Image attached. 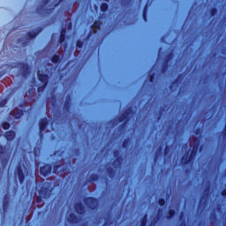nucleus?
Returning <instances> with one entry per match:
<instances>
[{
	"label": "nucleus",
	"mask_w": 226,
	"mask_h": 226,
	"mask_svg": "<svg viewBox=\"0 0 226 226\" xmlns=\"http://www.w3.org/2000/svg\"><path fill=\"white\" fill-rule=\"evenodd\" d=\"M50 1L51 0H42V4L36 8V13L38 15H50L52 11H54V9L56 8V6H59V4H61V3H63L64 0H54L53 8H45V6H47Z\"/></svg>",
	"instance_id": "f257e3e1"
},
{
	"label": "nucleus",
	"mask_w": 226,
	"mask_h": 226,
	"mask_svg": "<svg viewBox=\"0 0 226 226\" xmlns=\"http://www.w3.org/2000/svg\"><path fill=\"white\" fill-rule=\"evenodd\" d=\"M197 153H199V151L193 148H192L191 153L186 152L180 160L181 165H193L195 158H197Z\"/></svg>",
	"instance_id": "f03ea898"
},
{
	"label": "nucleus",
	"mask_w": 226,
	"mask_h": 226,
	"mask_svg": "<svg viewBox=\"0 0 226 226\" xmlns=\"http://www.w3.org/2000/svg\"><path fill=\"white\" fill-rule=\"evenodd\" d=\"M38 193L39 195L36 198V202L37 204H41V202H43V199H50V195H52V189L47 185H42Z\"/></svg>",
	"instance_id": "7ed1b4c3"
},
{
	"label": "nucleus",
	"mask_w": 226,
	"mask_h": 226,
	"mask_svg": "<svg viewBox=\"0 0 226 226\" xmlns=\"http://www.w3.org/2000/svg\"><path fill=\"white\" fill-rule=\"evenodd\" d=\"M83 202L90 211H96L98 209V206L100 205V200L93 196L85 197L83 199Z\"/></svg>",
	"instance_id": "20e7f679"
},
{
	"label": "nucleus",
	"mask_w": 226,
	"mask_h": 226,
	"mask_svg": "<svg viewBox=\"0 0 226 226\" xmlns=\"http://www.w3.org/2000/svg\"><path fill=\"white\" fill-rule=\"evenodd\" d=\"M37 79L42 84L37 87V93H43L47 86H49V74H44L43 72H40V71H38Z\"/></svg>",
	"instance_id": "39448f33"
},
{
	"label": "nucleus",
	"mask_w": 226,
	"mask_h": 226,
	"mask_svg": "<svg viewBox=\"0 0 226 226\" xmlns=\"http://www.w3.org/2000/svg\"><path fill=\"white\" fill-rule=\"evenodd\" d=\"M68 162H65L64 164H55L53 166V174H56V176H64L69 170L68 169Z\"/></svg>",
	"instance_id": "423d86ee"
},
{
	"label": "nucleus",
	"mask_w": 226,
	"mask_h": 226,
	"mask_svg": "<svg viewBox=\"0 0 226 226\" xmlns=\"http://www.w3.org/2000/svg\"><path fill=\"white\" fill-rule=\"evenodd\" d=\"M14 176L15 177H18L21 185H24V182L26 181V175L24 174V170L22 169V163L19 162L17 164Z\"/></svg>",
	"instance_id": "0eeeda50"
},
{
	"label": "nucleus",
	"mask_w": 226,
	"mask_h": 226,
	"mask_svg": "<svg viewBox=\"0 0 226 226\" xmlns=\"http://www.w3.org/2000/svg\"><path fill=\"white\" fill-rule=\"evenodd\" d=\"M0 161L3 169H6L8 162H10V158L6 156V146L0 145Z\"/></svg>",
	"instance_id": "6e6552de"
},
{
	"label": "nucleus",
	"mask_w": 226,
	"mask_h": 226,
	"mask_svg": "<svg viewBox=\"0 0 226 226\" xmlns=\"http://www.w3.org/2000/svg\"><path fill=\"white\" fill-rule=\"evenodd\" d=\"M49 126V120L47 117L41 118L39 120V135L40 139H43L45 136V130Z\"/></svg>",
	"instance_id": "1a4fd4ad"
},
{
	"label": "nucleus",
	"mask_w": 226,
	"mask_h": 226,
	"mask_svg": "<svg viewBox=\"0 0 226 226\" xmlns=\"http://www.w3.org/2000/svg\"><path fill=\"white\" fill-rule=\"evenodd\" d=\"M113 156L115 158L113 162V167L114 169H119L123 163V156H121L119 150H114Z\"/></svg>",
	"instance_id": "9d476101"
},
{
	"label": "nucleus",
	"mask_w": 226,
	"mask_h": 226,
	"mask_svg": "<svg viewBox=\"0 0 226 226\" xmlns=\"http://www.w3.org/2000/svg\"><path fill=\"white\" fill-rule=\"evenodd\" d=\"M19 65L20 66L22 77L24 79H27V77H29V73H31V69L29 67V64L24 62H20Z\"/></svg>",
	"instance_id": "9b49d317"
},
{
	"label": "nucleus",
	"mask_w": 226,
	"mask_h": 226,
	"mask_svg": "<svg viewBox=\"0 0 226 226\" xmlns=\"http://www.w3.org/2000/svg\"><path fill=\"white\" fill-rule=\"evenodd\" d=\"M40 174L42 177H48L52 174V165L46 163L42 167L40 168Z\"/></svg>",
	"instance_id": "f8f14e48"
},
{
	"label": "nucleus",
	"mask_w": 226,
	"mask_h": 226,
	"mask_svg": "<svg viewBox=\"0 0 226 226\" xmlns=\"http://www.w3.org/2000/svg\"><path fill=\"white\" fill-rule=\"evenodd\" d=\"M74 211L79 215V216H84L86 215V207L82 202H76L74 204Z\"/></svg>",
	"instance_id": "ddd939ff"
},
{
	"label": "nucleus",
	"mask_w": 226,
	"mask_h": 226,
	"mask_svg": "<svg viewBox=\"0 0 226 226\" xmlns=\"http://www.w3.org/2000/svg\"><path fill=\"white\" fill-rule=\"evenodd\" d=\"M173 56H174V54H172V53H169L166 56V57L162 63V67L161 70L162 73H167V70H169V63H170V59H172Z\"/></svg>",
	"instance_id": "4468645a"
},
{
	"label": "nucleus",
	"mask_w": 226,
	"mask_h": 226,
	"mask_svg": "<svg viewBox=\"0 0 226 226\" xmlns=\"http://www.w3.org/2000/svg\"><path fill=\"white\" fill-rule=\"evenodd\" d=\"M70 109H72V94H68L65 97L63 110L64 112L68 113L70 112Z\"/></svg>",
	"instance_id": "2eb2a0df"
},
{
	"label": "nucleus",
	"mask_w": 226,
	"mask_h": 226,
	"mask_svg": "<svg viewBox=\"0 0 226 226\" xmlns=\"http://www.w3.org/2000/svg\"><path fill=\"white\" fill-rule=\"evenodd\" d=\"M67 222L71 225H77V223L80 222V218H79L75 213H70L67 216Z\"/></svg>",
	"instance_id": "dca6fc26"
},
{
	"label": "nucleus",
	"mask_w": 226,
	"mask_h": 226,
	"mask_svg": "<svg viewBox=\"0 0 226 226\" xmlns=\"http://www.w3.org/2000/svg\"><path fill=\"white\" fill-rule=\"evenodd\" d=\"M43 31V26H39L37 27V31H32V32H28L26 33V36L27 38H29V40H34V38H36L40 33H41Z\"/></svg>",
	"instance_id": "f3484780"
},
{
	"label": "nucleus",
	"mask_w": 226,
	"mask_h": 226,
	"mask_svg": "<svg viewBox=\"0 0 226 226\" xmlns=\"http://www.w3.org/2000/svg\"><path fill=\"white\" fill-rule=\"evenodd\" d=\"M8 207H10V195L8 193L4 194V200H3V210L4 213L8 211Z\"/></svg>",
	"instance_id": "a211bd4d"
},
{
	"label": "nucleus",
	"mask_w": 226,
	"mask_h": 226,
	"mask_svg": "<svg viewBox=\"0 0 226 226\" xmlns=\"http://www.w3.org/2000/svg\"><path fill=\"white\" fill-rule=\"evenodd\" d=\"M133 112V109L132 108H128L122 115L121 117L124 118V123H129L130 121V115Z\"/></svg>",
	"instance_id": "6ab92c4d"
},
{
	"label": "nucleus",
	"mask_w": 226,
	"mask_h": 226,
	"mask_svg": "<svg viewBox=\"0 0 226 226\" xmlns=\"http://www.w3.org/2000/svg\"><path fill=\"white\" fill-rule=\"evenodd\" d=\"M150 4H151L149 3V0H147L143 8L142 17H143L144 22H147V9L149 8Z\"/></svg>",
	"instance_id": "aec40b11"
},
{
	"label": "nucleus",
	"mask_w": 226,
	"mask_h": 226,
	"mask_svg": "<svg viewBox=\"0 0 226 226\" xmlns=\"http://www.w3.org/2000/svg\"><path fill=\"white\" fill-rule=\"evenodd\" d=\"M207 202V200L206 199V196H202L199 201L198 209H200V211H204Z\"/></svg>",
	"instance_id": "412c9836"
},
{
	"label": "nucleus",
	"mask_w": 226,
	"mask_h": 226,
	"mask_svg": "<svg viewBox=\"0 0 226 226\" xmlns=\"http://www.w3.org/2000/svg\"><path fill=\"white\" fill-rule=\"evenodd\" d=\"M96 181H100V175L96 173H93L90 175L89 178L87 180V183H96Z\"/></svg>",
	"instance_id": "4be33fe9"
},
{
	"label": "nucleus",
	"mask_w": 226,
	"mask_h": 226,
	"mask_svg": "<svg viewBox=\"0 0 226 226\" xmlns=\"http://www.w3.org/2000/svg\"><path fill=\"white\" fill-rule=\"evenodd\" d=\"M162 209L159 208L157 212V216H155L150 222L149 226H154L158 222V220H160V216H162Z\"/></svg>",
	"instance_id": "5701e85b"
},
{
	"label": "nucleus",
	"mask_w": 226,
	"mask_h": 226,
	"mask_svg": "<svg viewBox=\"0 0 226 226\" xmlns=\"http://www.w3.org/2000/svg\"><path fill=\"white\" fill-rule=\"evenodd\" d=\"M98 28H95L94 26H93V25L90 26V31L88 32L87 37L85 38L86 41H87V40H89V38H91L93 36V34H96V33H98Z\"/></svg>",
	"instance_id": "b1692460"
},
{
	"label": "nucleus",
	"mask_w": 226,
	"mask_h": 226,
	"mask_svg": "<svg viewBox=\"0 0 226 226\" xmlns=\"http://www.w3.org/2000/svg\"><path fill=\"white\" fill-rule=\"evenodd\" d=\"M4 137H5L6 140H8L9 142H11V140H13L15 139L14 131L6 132L4 134Z\"/></svg>",
	"instance_id": "393cba45"
},
{
	"label": "nucleus",
	"mask_w": 226,
	"mask_h": 226,
	"mask_svg": "<svg viewBox=\"0 0 226 226\" xmlns=\"http://www.w3.org/2000/svg\"><path fill=\"white\" fill-rule=\"evenodd\" d=\"M51 63L53 64H59L61 63V55L55 54L50 58Z\"/></svg>",
	"instance_id": "a878e982"
},
{
	"label": "nucleus",
	"mask_w": 226,
	"mask_h": 226,
	"mask_svg": "<svg viewBox=\"0 0 226 226\" xmlns=\"http://www.w3.org/2000/svg\"><path fill=\"white\" fill-rule=\"evenodd\" d=\"M106 172L108 173V176L110 177V179H114V177H116V170H114V168L108 167L106 169Z\"/></svg>",
	"instance_id": "bb28decb"
},
{
	"label": "nucleus",
	"mask_w": 226,
	"mask_h": 226,
	"mask_svg": "<svg viewBox=\"0 0 226 226\" xmlns=\"http://www.w3.org/2000/svg\"><path fill=\"white\" fill-rule=\"evenodd\" d=\"M12 116L14 119H20L21 117L24 116V110L17 109L16 111H13Z\"/></svg>",
	"instance_id": "cd10ccee"
},
{
	"label": "nucleus",
	"mask_w": 226,
	"mask_h": 226,
	"mask_svg": "<svg viewBox=\"0 0 226 226\" xmlns=\"http://www.w3.org/2000/svg\"><path fill=\"white\" fill-rule=\"evenodd\" d=\"M183 79V74H179L174 81H172L171 85L170 86V89L172 90V87L176 86V84H179V80Z\"/></svg>",
	"instance_id": "c85d7f7f"
},
{
	"label": "nucleus",
	"mask_w": 226,
	"mask_h": 226,
	"mask_svg": "<svg viewBox=\"0 0 226 226\" xmlns=\"http://www.w3.org/2000/svg\"><path fill=\"white\" fill-rule=\"evenodd\" d=\"M176 216V210L174 209H170L168 211V215H166L167 220H172Z\"/></svg>",
	"instance_id": "c756f323"
},
{
	"label": "nucleus",
	"mask_w": 226,
	"mask_h": 226,
	"mask_svg": "<svg viewBox=\"0 0 226 226\" xmlns=\"http://www.w3.org/2000/svg\"><path fill=\"white\" fill-rule=\"evenodd\" d=\"M100 10L102 11V13H105V11H109V4L107 3H102L100 5Z\"/></svg>",
	"instance_id": "7c9ffc66"
},
{
	"label": "nucleus",
	"mask_w": 226,
	"mask_h": 226,
	"mask_svg": "<svg viewBox=\"0 0 226 226\" xmlns=\"http://www.w3.org/2000/svg\"><path fill=\"white\" fill-rule=\"evenodd\" d=\"M102 22L101 20L96 19L94 21L92 26L94 27L95 29L100 30L102 27Z\"/></svg>",
	"instance_id": "2f4dec72"
},
{
	"label": "nucleus",
	"mask_w": 226,
	"mask_h": 226,
	"mask_svg": "<svg viewBox=\"0 0 226 226\" xmlns=\"http://www.w3.org/2000/svg\"><path fill=\"white\" fill-rule=\"evenodd\" d=\"M185 217V212H181L179 215V220L181 221L179 226H186V220L183 219Z\"/></svg>",
	"instance_id": "473e14b6"
},
{
	"label": "nucleus",
	"mask_w": 226,
	"mask_h": 226,
	"mask_svg": "<svg viewBox=\"0 0 226 226\" xmlns=\"http://www.w3.org/2000/svg\"><path fill=\"white\" fill-rule=\"evenodd\" d=\"M127 125H128V123L123 122V123L118 126V132H120V133H123V132H125Z\"/></svg>",
	"instance_id": "72a5a7b5"
},
{
	"label": "nucleus",
	"mask_w": 226,
	"mask_h": 226,
	"mask_svg": "<svg viewBox=\"0 0 226 226\" xmlns=\"http://www.w3.org/2000/svg\"><path fill=\"white\" fill-rule=\"evenodd\" d=\"M130 138H126L124 141H123V143H122V147L124 148V149H128V147H130Z\"/></svg>",
	"instance_id": "f704fd0d"
},
{
	"label": "nucleus",
	"mask_w": 226,
	"mask_h": 226,
	"mask_svg": "<svg viewBox=\"0 0 226 226\" xmlns=\"http://www.w3.org/2000/svg\"><path fill=\"white\" fill-rule=\"evenodd\" d=\"M195 140H197V143H195V144L193 145L192 149H194V150L199 151L200 153H201V152H202V147H200L199 148V146H200L199 139H194V142H195Z\"/></svg>",
	"instance_id": "c9c22d12"
},
{
	"label": "nucleus",
	"mask_w": 226,
	"mask_h": 226,
	"mask_svg": "<svg viewBox=\"0 0 226 226\" xmlns=\"http://www.w3.org/2000/svg\"><path fill=\"white\" fill-rule=\"evenodd\" d=\"M147 79H148L150 84H154V80L156 79V73L153 72L152 74H149L147 76Z\"/></svg>",
	"instance_id": "e433bc0d"
},
{
	"label": "nucleus",
	"mask_w": 226,
	"mask_h": 226,
	"mask_svg": "<svg viewBox=\"0 0 226 226\" xmlns=\"http://www.w3.org/2000/svg\"><path fill=\"white\" fill-rule=\"evenodd\" d=\"M171 149H172V146L167 145L164 148V156H169V154H170Z\"/></svg>",
	"instance_id": "4c0bfd02"
},
{
	"label": "nucleus",
	"mask_w": 226,
	"mask_h": 226,
	"mask_svg": "<svg viewBox=\"0 0 226 226\" xmlns=\"http://www.w3.org/2000/svg\"><path fill=\"white\" fill-rule=\"evenodd\" d=\"M146 225H147V214L144 215L140 222V226H146Z\"/></svg>",
	"instance_id": "58836bf2"
},
{
	"label": "nucleus",
	"mask_w": 226,
	"mask_h": 226,
	"mask_svg": "<svg viewBox=\"0 0 226 226\" xmlns=\"http://www.w3.org/2000/svg\"><path fill=\"white\" fill-rule=\"evenodd\" d=\"M65 41H66V35L60 34L58 39L59 45H63V43H64Z\"/></svg>",
	"instance_id": "ea45409f"
},
{
	"label": "nucleus",
	"mask_w": 226,
	"mask_h": 226,
	"mask_svg": "<svg viewBox=\"0 0 226 226\" xmlns=\"http://www.w3.org/2000/svg\"><path fill=\"white\" fill-rule=\"evenodd\" d=\"M82 47H84V41L82 40H78L76 41V48L77 49H82Z\"/></svg>",
	"instance_id": "a19ab883"
},
{
	"label": "nucleus",
	"mask_w": 226,
	"mask_h": 226,
	"mask_svg": "<svg viewBox=\"0 0 226 226\" xmlns=\"http://www.w3.org/2000/svg\"><path fill=\"white\" fill-rule=\"evenodd\" d=\"M10 126H11V124L8 122H3L2 123V128L4 130H10Z\"/></svg>",
	"instance_id": "79ce46f5"
},
{
	"label": "nucleus",
	"mask_w": 226,
	"mask_h": 226,
	"mask_svg": "<svg viewBox=\"0 0 226 226\" xmlns=\"http://www.w3.org/2000/svg\"><path fill=\"white\" fill-rule=\"evenodd\" d=\"M216 13H218V9H216V7H213L210 10V16L211 17H215V15H216Z\"/></svg>",
	"instance_id": "37998d69"
},
{
	"label": "nucleus",
	"mask_w": 226,
	"mask_h": 226,
	"mask_svg": "<svg viewBox=\"0 0 226 226\" xmlns=\"http://www.w3.org/2000/svg\"><path fill=\"white\" fill-rule=\"evenodd\" d=\"M166 202H167V200H165V199H163V198H161V199L158 200V204L161 207L165 206Z\"/></svg>",
	"instance_id": "c03bdc74"
},
{
	"label": "nucleus",
	"mask_w": 226,
	"mask_h": 226,
	"mask_svg": "<svg viewBox=\"0 0 226 226\" xmlns=\"http://www.w3.org/2000/svg\"><path fill=\"white\" fill-rule=\"evenodd\" d=\"M8 103V99H3L0 101V107H4Z\"/></svg>",
	"instance_id": "a18cd8bd"
},
{
	"label": "nucleus",
	"mask_w": 226,
	"mask_h": 226,
	"mask_svg": "<svg viewBox=\"0 0 226 226\" xmlns=\"http://www.w3.org/2000/svg\"><path fill=\"white\" fill-rule=\"evenodd\" d=\"M117 122H118V123H124V118L120 115V116L117 117Z\"/></svg>",
	"instance_id": "49530a36"
},
{
	"label": "nucleus",
	"mask_w": 226,
	"mask_h": 226,
	"mask_svg": "<svg viewBox=\"0 0 226 226\" xmlns=\"http://www.w3.org/2000/svg\"><path fill=\"white\" fill-rule=\"evenodd\" d=\"M72 27H73V25L72 24V22H69L67 25L68 31H72Z\"/></svg>",
	"instance_id": "de8ad7c7"
},
{
	"label": "nucleus",
	"mask_w": 226,
	"mask_h": 226,
	"mask_svg": "<svg viewBox=\"0 0 226 226\" xmlns=\"http://www.w3.org/2000/svg\"><path fill=\"white\" fill-rule=\"evenodd\" d=\"M201 132H202V130L200 128H197L195 130V135H200Z\"/></svg>",
	"instance_id": "09e8293b"
},
{
	"label": "nucleus",
	"mask_w": 226,
	"mask_h": 226,
	"mask_svg": "<svg viewBox=\"0 0 226 226\" xmlns=\"http://www.w3.org/2000/svg\"><path fill=\"white\" fill-rule=\"evenodd\" d=\"M60 34H63V35L66 36V29L62 28L61 31H60Z\"/></svg>",
	"instance_id": "8fccbe9b"
},
{
	"label": "nucleus",
	"mask_w": 226,
	"mask_h": 226,
	"mask_svg": "<svg viewBox=\"0 0 226 226\" xmlns=\"http://www.w3.org/2000/svg\"><path fill=\"white\" fill-rule=\"evenodd\" d=\"M221 195H222V197L226 198V188L223 189V190L221 192Z\"/></svg>",
	"instance_id": "3c124183"
},
{
	"label": "nucleus",
	"mask_w": 226,
	"mask_h": 226,
	"mask_svg": "<svg viewBox=\"0 0 226 226\" xmlns=\"http://www.w3.org/2000/svg\"><path fill=\"white\" fill-rule=\"evenodd\" d=\"M111 223H112V222H110L109 220H105L103 226H105V225L109 226V225H111Z\"/></svg>",
	"instance_id": "603ef678"
},
{
	"label": "nucleus",
	"mask_w": 226,
	"mask_h": 226,
	"mask_svg": "<svg viewBox=\"0 0 226 226\" xmlns=\"http://www.w3.org/2000/svg\"><path fill=\"white\" fill-rule=\"evenodd\" d=\"M162 48H159V50H158V57H160V54H162Z\"/></svg>",
	"instance_id": "864d4df0"
},
{
	"label": "nucleus",
	"mask_w": 226,
	"mask_h": 226,
	"mask_svg": "<svg viewBox=\"0 0 226 226\" xmlns=\"http://www.w3.org/2000/svg\"><path fill=\"white\" fill-rule=\"evenodd\" d=\"M51 100H52L53 102H56V95H52V96H51Z\"/></svg>",
	"instance_id": "5fc2aeb1"
},
{
	"label": "nucleus",
	"mask_w": 226,
	"mask_h": 226,
	"mask_svg": "<svg viewBox=\"0 0 226 226\" xmlns=\"http://www.w3.org/2000/svg\"><path fill=\"white\" fill-rule=\"evenodd\" d=\"M154 68V65H153V67L149 70V73H151V72H153Z\"/></svg>",
	"instance_id": "6e6d98bb"
},
{
	"label": "nucleus",
	"mask_w": 226,
	"mask_h": 226,
	"mask_svg": "<svg viewBox=\"0 0 226 226\" xmlns=\"http://www.w3.org/2000/svg\"><path fill=\"white\" fill-rule=\"evenodd\" d=\"M204 192H205V193H206V192H209V188L208 187L206 188Z\"/></svg>",
	"instance_id": "4d7b16f0"
},
{
	"label": "nucleus",
	"mask_w": 226,
	"mask_h": 226,
	"mask_svg": "<svg viewBox=\"0 0 226 226\" xmlns=\"http://www.w3.org/2000/svg\"><path fill=\"white\" fill-rule=\"evenodd\" d=\"M163 40H165V37L161 38V41H164Z\"/></svg>",
	"instance_id": "13d9d810"
},
{
	"label": "nucleus",
	"mask_w": 226,
	"mask_h": 226,
	"mask_svg": "<svg viewBox=\"0 0 226 226\" xmlns=\"http://www.w3.org/2000/svg\"><path fill=\"white\" fill-rule=\"evenodd\" d=\"M214 218H216V215H213Z\"/></svg>",
	"instance_id": "bf43d9fd"
},
{
	"label": "nucleus",
	"mask_w": 226,
	"mask_h": 226,
	"mask_svg": "<svg viewBox=\"0 0 226 226\" xmlns=\"http://www.w3.org/2000/svg\"><path fill=\"white\" fill-rule=\"evenodd\" d=\"M158 121H160V117H158Z\"/></svg>",
	"instance_id": "052dcab7"
},
{
	"label": "nucleus",
	"mask_w": 226,
	"mask_h": 226,
	"mask_svg": "<svg viewBox=\"0 0 226 226\" xmlns=\"http://www.w3.org/2000/svg\"><path fill=\"white\" fill-rule=\"evenodd\" d=\"M159 151H162V148H159Z\"/></svg>",
	"instance_id": "680f3d73"
}]
</instances>
